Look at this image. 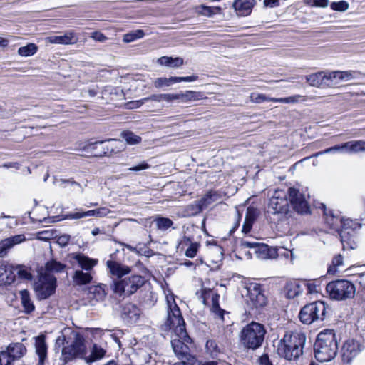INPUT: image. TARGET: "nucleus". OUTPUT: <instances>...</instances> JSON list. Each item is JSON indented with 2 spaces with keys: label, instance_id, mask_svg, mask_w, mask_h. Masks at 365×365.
<instances>
[{
  "label": "nucleus",
  "instance_id": "f257e3e1",
  "mask_svg": "<svg viewBox=\"0 0 365 365\" xmlns=\"http://www.w3.org/2000/svg\"><path fill=\"white\" fill-rule=\"evenodd\" d=\"M306 335L302 332L286 333L277 345V354L288 361H295L303 354Z\"/></svg>",
  "mask_w": 365,
  "mask_h": 365
},
{
  "label": "nucleus",
  "instance_id": "f03ea898",
  "mask_svg": "<svg viewBox=\"0 0 365 365\" xmlns=\"http://www.w3.org/2000/svg\"><path fill=\"white\" fill-rule=\"evenodd\" d=\"M338 344L333 329L320 331L314 344V356L320 362L330 361L336 356Z\"/></svg>",
  "mask_w": 365,
  "mask_h": 365
},
{
  "label": "nucleus",
  "instance_id": "7ed1b4c3",
  "mask_svg": "<svg viewBox=\"0 0 365 365\" xmlns=\"http://www.w3.org/2000/svg\"><path fill=\"white\" fill-rule=\"evenodd\" d=\"M266 333L263 324L252 322L240 331V343L245 349L256 350L262 345Z\"/></svg>",
  "mask_w": 365,
  "mask_h": 365
},
{
  "label": "nucleus",
  "instance_id": "20e7f679",
  "mask_svg": "<svg viewBox=\"0 0 365 365\" xmlns=\"http://www.w3.org/2000/svg\"><path fill=\"white\" fill-rule=\"evenodd\" d=\"M65 345L61 351V360L64 363L76 358L84 359L86 354V347L83 336L79 333L73 331L66 338L63 336Z\"/></svg>",
  "mask_w": 365,
  "mask_h": 365
},
{
  "label": "nucleus",
  "instance_id": "39448f33",
  "mask_svg": "<svg viewBox=\"0 0 365 365\" xmlns=\"http://www.w3.org/2000/svg\"><path fill=\"white\" fill-rule=\"evenodd\" d=\"M168 318L165 326L170 329H173L177 336H180L188 341L190 339L185 329V323L181 312L175 302L168 301Z\"/></svg>",
  "mask_w": 365,
  "mask_h": 365
},
{
  "label": "nucleus",
  "instance_id": "423d86ee",
  "mask_svg": "<svg viewBox=\"0 0 365 365\" xmlns=\"http://www.w3.org/2000/svg\"><path fill=\"white\" fill-rule=\"evenodd\" d=\"M327 315V307L322 301H316L304 306L299 314L300 321L304 324L322 322Z\"/></svg>",
  "mask_w": 365,
  "mask_h": 365
},
{
  "label": "nucleus",
  "instance_id": "0eeeda50",
  "mask_svg": "<svg viewBox=\"0 0 365 365\" xmlns=\"http://www.w3.org/2000/svg\"><path fill=\"white\" fill-rule=\"evenodd\" d=\"M123 143L120 140L108 139L86 143L82 148L83 151L93 154L95 156H104L108 153H118L121 150Z\"/></svg>",
  "mask_w": 365,
  "mask_h": 365
},
{
  "label": "nucleus",
  "instance_id": "6e6552de",
  "mask_svg": "<svg viewBox=\"0 0 365 365\" xmlns=\"http://www.w3.org/2000/svg\"><path fill=\"white\" fill-rule=\"evenodd\" d=\"M145 282L140 275H133L123 279L113 282L110 287L113 292L119 296L128 297L135 293Z\"/></svg>",
  "mask_w": 365,
  "mask_h": 365
},
{
  "label": "nucleus",
  "instance_id": "1a4fd4ad",
  "mask_svg": "<svg viewBox=\"0 0 365 365\" xmlns=\"http://www.w3.org/2000/svg\"><path fill=\"white\" fill-rule=\"evenodd\" d=\"M326 291L331 299L346 300L355 295L356 288L354 284L345 279H339L329 282Z\"/></svg>",
  "mask_w": 365,
  "mask_h": 365
},
{
  "label": "nucleus",
  "instance_id": "9d476101",
  "mask_svg": "<svg viewBox=\"0 0 365 365\" xmlns=\"http://www.w3.org/2000/svg\"><path fill=\"white\" fill-rule=\"evenodd\" d=\"M289 200L287 192L282 190H277L269 199L267 205V213L274 215H283L288 212Z\"/></svg>",
  "mask_w": 365,
  "mask_h": 365
},
{
  "label": "nucleus",
  "instance_id": "9b49d317",
  "mask_svg": "<svg viewBox=\"0 0 365 365\" xmlns=\"http://www.w3.org/2000/svg\"><path fill=\"white\" fill-rule=\"evenodd\" d=\"M56 278L52 274H41L35 284V290L41 299L51 296L56 290Z\"/></svg>",
  "mask_w": 365,
  "mask_h": 365
},
{
  "label": "nucleus",
  "instance_id": "f8f14e48",
  "mask_svg": "<svg viewBox=\"0 0 365 365\" xmlns=\"http://www.w3.org/2000/svg\"><path fill=\"white\" fill-rule=\"evenodd\" d=\"M247 304L250 309H259L264 307L267 299L259 284H252L247 287Z\"/></svg>",
  "mask_w": 365,
  "mask_h": 365
},
{
  "label": "nucleus",
  "instance_id": "ddd939ff",
  "mask_svg": "<svg viewBox=\"0 0 365 365\" xmlns=\"http://www.w3.org/2000/svg\"><path fill=\"white\" fill-rule=\"evenodd\" d=\"M289 195V201L293 209L299 214H309L310 207L305 199L304 194L294 187H289L287 192Z\"/></svg>",
  "mask_w": 365,
  "mask_h": 365
},
{
  "label": "nucleus",
  "instance_id": "4468645a",
  "mask_svg": "<svg viewBox=\"0 0 365 365\" xmlns=\"http://www.w3.org/2000/svg\"><path fill=\"white\" fill-rule=\"evenodd\" d=\"M361 351V346L358 341L354 339L346 340L341 348V354L344 363H350Z\"/></svg>",
  "mask_w": 365,
  "mask_h": 365
},
{
  "label": "nucleus",
  "instance_id": "2eb2a0df",
  "mask_svg": "<svg viewBox=\"0 0 365 365\" xmlns=\"http://www.w3.org/2000/svg\"><path fill=\"white\" fill-rule=\"evenodd\" d=\"M305 78L307 82L314 87H332L334 86V83H331L329 73L320 71L306 76Z\"/></svg>",
  "mask_w": 365,
  "mask_h": 365
},
{
  "label": "nucleus",
  "instance_id": "dca6fc26",
  "mask_svg": "<svg viewBox=\"0 0 365 365\" xmlns=\"http://www.w3.org/2000/svg\"><path fill=\"white\" fill-rule=\"evenodd\" d=\"M301 97V96L297 95L287 98H269L263 93H251L250 98L252 102L255 103H261L266 101L279 102L283 103H296L298 101V98Z\"/></svg>",
  "mask_w": 365,
  "mask_h": 365
},
{
  "label": "nucleus",
  "instance_id": "f3484780",
  "mask_svg": "<svg viewBox=\"0 0 365 365\" xmlns=\"http://www.w3.org/2000/svg\"><path fill=\"white\" fill-rule=\"evenodd\" d=\"M105 287L104 284L90 287L86 298L87 304L94 306L97 302L103 301L106 295Z\"/></svg>",
  "mask_w": 365,
  "mask_h": 365
},
{
  "label": "nucleus",
  "instance_id": "a211bd4d",
  "mask_svg": "<svg viewBox=\"0 0 365 365\" xmlns=\"http://www.w3.org/2000/svg\"><path fill=\"white\" fill-rule=\"evenodd\" d=\"M140 314V309L136 305L129 303L123 307L121 317L126 324H133L137 322Z\"/></svg>",
  "mask_w": 365,
  "mask_h": 365
},
{
  "label": "nucleus",
  "instance_id": "6ab92c4d",
  "mask_svg": "<svg viewBox=\"0 0 365 365\" xmlns=\"http://www.w3.org/2000/svg\"><path fill=\"white\" fill-rule=\"evenodd\" d=\"M25 240L24 235H16L0 241V257H5L10 249Z\"/></svg>",
  "mask_w": 365,
  "mask_h": 365
},
{
  "label": "nucleus",
  "instance_id": "aec40b11",
  "mask_svg": "<svg viewBox=\"0 0 365 365\" xmlns=\"http://www.w3.org/2000/svg\"><path fill=\"white\" fill-rule=\"evenodd\" d=\"M255 4V0H235L232 7L237 16H247L251 14Z\"/></svg>",
  "mask_w": 365,
  "mask_h": 365
},
{
  "label": "nucleus",
  "instance_id": "412c9836",
  "mask_svg": "<svg viewBox=\"0 0 365 365\" xmlns=\"http://www.w3.org/2000/svg\"><path fill=\"white\" fill-rule=\"evenodd\" d=\"M35 349L38 356V365H44L47 358L48 346L46 344V337L43 335H39L35 338Z\"/></svg>",
  "mask_w": 365,
  "mask_h": 365
},
{
  "label": "nucleus",
  "instance_id": "4be33fe9",
  "mask_svg": "<svg viewBox=\"0 0 365 365\" xmlns=\"http://www.w3.org/2000/svg\"><path fill=\"white\" fill-rule=\"evenodd\" d=\"M14 282V266L9 264L0 265V284L10 285Z\"/></svg>",
  "mask_w": 365,
  "mask_h": 365
},
{
  "label": "nucleus",
  "instance_id": "5701e85b",
  "mask_svg": "<svg viewBox=\"0 0 365 365\" xmlns=\"http://www.w3.org/2000/svg\"><path fill=\"white\" fill-rule=\"evenodd\" d=\"M178 339H173L171 341L172 347L175 354L178 356V358H181L182 356H191L190 353V348L185 343H188V341H185L184 339L178 336Z\"/></svg>",
  "mask_w": 365,
  "mask_h": 365
},
{
  "label": "nucleus",
  "instance_id": "b1692460",
  "mask_svg": "<svg viewBox=\"0 0 365 365\" xmlns=\"http://www.w3.org/2000/svg\"><path fill=\"white\" fill-rule=\"evenodd\" d=\"M6 351H8L11 359L14 362L16 360H19L26 354V348L20 342L11 343L6 347Z\"/></svg>",
  "mask_w": 365,
  "mask_h": 365
},
{
  "label": "nucleus",
  "instance_id": "393cba45",
  "mask_svg": "<svg viewBox=\"0 0 365 365\" xmlns=\"http://www.w3.org/2000/svg\"><path fill=\"white\" fill-rule=\"evenodd\" d=\"M106 265L113 275H115L118 278H121L125 274L130 272V269L128 266H124L115 261L108 260Z\"/></svg>",
  "mask_w": 365,
  "mask_h": 365
},
{
  "label": "nucleus",
  "instance_id": "a878e982",
  "mask_svg": "<svg viewBox=\"0 0 365 365\" xmlns=\"http://www.w3.org/2000/svg\"><path fill=\"white\" fill-rule=\"evenodd\" d=\"M48 41L51 43L69 45L76 43L78 38L73 32H67L63 36H50Z\"/></svg>",
  "mask_w": 365,
  "mask_h": 365
},
{
  "label": "nucleus",
  "instance_id": "bb28decb",
  "mask_svg": "<svg viewBox=\"0 0 365 365\" xmlns=\"http://www.w3.org/2000/svg\"><path fill=\"white\" fill-rule=\"evenodd\" d=\"M73 258L78 262L81 268L86 271L91 270L98 263L97 259H91L82 254H77Z\"/></svg>",
  "mask_w": 365,
  "mask_h": 365
},
{
  "label": "nucleus",
  "instance_id": "cd10ccee",
  "mask_svg": "<svg viewBox=\"0 0 365 365\" xmlns=\"http://www.w3.org/2000/svg\"><path fill=\"white\" fill-rule=\"evenodd\" d=\"M359 74L357 71H332L329 73V78L331 83L336 85L337 82H334V80L339 79L340 81H349L356 78V75Z\"/></svg>",
  "mask_w": 365,
  "mask_h": 365
},
{
  "label": "nucleus",
  "instance_id": "c85d7f7f",
  "mask_svg": "<svg viewBox=\"0 0 365 365\" xmlns=\"http://www.w3.org/2000/svg\"><path fill=\"white\" fill-rule=\"evenodd\" d=\"M21 302L24 307V312L26 314L33 312L35 309V307L30 298V294L28 290L23 289L20 291Z\"/></svg>",
  "mask_w": 365,
  "mask_h": 365
},
{
  "label": "nucleus",
  "instance_id": "c756f323",
  "mask_svg": "<svg viewBox=\"0 0 365 365\" xmlns=\"http://www.w3.org/2000/svg\"><path fill=\"white\" fill-rule=\"evenodd\" d=\"M287 297L289 299H294L300 295L304 292L302 282H294L287 284Z\"/></svg>",
  "mask_w": 365,
  "mask_h": 365
},
{
  "label": "nucleus",
  "instance_id": "7c9ffc66",
  "mask_svg": "<svg viewBox=\"0 0 365 365\" xmlns=\"http://www.w3.org/2000/svg\"><path fill=\"white\" fill-rule=\"evenodd\" d=\"M203 98V93L193 91H187L179 93V101L181 103H187L198 101Z\"/></svg>",
  "mask_w": 365,
  "mask_h": 365
},
{
  "label": "nucleus",
  "instance_id": "2f4dec72",
  "mask_svg": "<svg viewBox=\"0 0 365 365\" xmlns=\"http://www.w3.org/2000/svg\"><path fill=\"white\" fill-rule=\"evenodd\" d=\"M204 207L200 200L187 205L183 209V217H192L198 215L203 210Z\"/></svg>",
  "mask_w": 365,
  "mask_h": 365
},
{
  "label": "nucleus",
  "instance_id": "473e14b6",
  "mask_svg": "<svg viewBox=\"0 0 365 365\" xmlns=\"http://www.w3.org/2000/svg\"><path fill=\"white\" fill-rule=\"evenodd\" d=\"M66 265L55 260L52 259L46 262L45 265V272L43 274H52L53 273L63 272L65 270Z\"/></svg>",
  "mask_w": 365,
  "mask_h": 365
},
{
  "label": "nucleus",
  "instance_id": "72a5a7b5",
  "mask_svg": "<svg viewBox=\"0 0 365 365\" xmlns=\"http://www.w3.org/2000/svg\"><path fill=\"white\" fill-rule=\"evenodd\" d=\"M220 295L217 293L212 294L211 312L224 322V314L227 312L221 309L219 304Z\"/></svg>",
  "mask_w": 365,
  "mask_h": 365
},
{
  "label": "nucleus",
  "instance_id": "f704fd0d",
  "mask_svg": "<svg viewBox=\"0 0 365 365\" xmlns=\"http://www.w3.org/2000/svg\"><path fill=\"white\" fill-rule=\"evenodd\" d=\"M73 279L77 285H83L91 282L92 276L90 273L83 272V270H76L74 272Z\"/></svg>",
  "mask_w": 365,
  "mask_h": 365
},
{
  "label": "nucleus",
  "instance_id": "c9c22d12",
  "mask_svg": "<svg viewBox=\"0 0 365 365\" xmlns=\"http://www.w3.org/2000/svg\"><path fill=\"white\" fill-rule=\"evenodd\" d=\"M195 11L199 15L211 17L220 11V8L217 6H207L199 5L195 7Z\"/></svg>",
  "mask_w": 365,
  "mask_h": 365
},
{
  "label": "nucleus",
  "instance_id": "e433bc0d",
  "mask_svg": "<svg viewBox=\"0 0 365 365\" xmlns=\"http://www.w3.org/2000/svg\"><path fill=\"white\" fill-rule=\"evenodd\" d=\"M105 354L106 351L103 348L98 346L96 344H94L93 346L91 354L88 357L85 356L84 359L87 363H91L101 359L104 356Z\"/></svg>",
  "mask_w": 365,
  "mask_h": 365
},
{
  "label": "nucleus",
  "instance_id": "4c0bfd02",
  "mask_svg": "<svg viewBox=\"0 0 365 365\" xmlns=\"http://www.w3.org/2000/svg\"><path fill=\"white\" fill-rule=\"evenodd\" d=\"M344 148L352 153L364 152L365 151V141L356 140L349 141L344 143Z\"/></svg>",
  "mask_w": 365,
  "mask_h": 365
},
{
  "label": "nucleus",
  "instance_id": "58836bf2",
  "mask_svg": "<svg viewBox=\"0 0 365 365\" xmlns=\"http://www.w3.org/2000/svg\"><path fill=\"white\" fill-rule=\"evenodd\" d=\"M220 199V195L216 191L207 192L200 200L204 209Z\"/></svg>",
  "mask_w": 365,
  "mask_h": 365
},
{
  "label": "nucleus",
  "instance_id": "ea45409f",
  "mask_svg": "<svg viewBox=\"0 0 365 365\" xmlns=\"http://www.w3.org/2000/svg\"><path fill=\"white\" fill-rule=\"evenodd\" d=\"M174 83H177L176 76L165 78L160 77L157 78L153 81V86L156 88H162L165 87H169Z\"/></svg>",
  "mask_w": 365,
  "mask_h": 365
},
{
  "label": "nucleus",
  "instance_id": "a19ab883",
  "mask_svg": "<svg viewBox=\"0 0 365 365\" xmlns=\"http://www.w3.org/2000/svg\"><path fill=\"white\" fill-rule=\"evenodd\" d=\"M343 256L340 254L336 255L331 262V264L328 267L327 273L329 274H334L339 272L341 267L344 265Z\"/></svg>",
  "mask_w": 365,
  "mask_h": 365
},
{
  "label": "nucleus",
  "instance_id": "79ce46f5",
  "mask_svg": "<svg viewBox=\"0 0 365 365\" xmlns=\"http://www.w3.org/2000/svg\"><path fill=\"white\" fill-rule=\"evenodd\" d=\"M120 136L126 141L128 145H137L139 144L142 138L141 137L134 134L133 132L129 130H124L120 133Z\"/></svg>",
  "mask_w": 365,
  "mask_h": 365
},
{
  "label": "nucleus",
  "instance_id": "37998d69",
  "mask_svg": "<svg viewBox=\"0 0 365 365\" xmlns=\"http://www.w3.org/2000/svg\"><path fill=\"white\" fill-rule=\"evenodd\" d=\"M38 51V46L35 43H28L18 49V54L28 57L34 55Z\"/></svg>",
  "mask_w": 365,
  "mask_h": 365
},
{
  "label": "nucleus",
  "instance_id": "c03bdc74",
  "mask_svg": "<svg viewBox=\"0 0 365 365\" xmlns=\"http://www.w3.org/2000/svg\"><path fill=\"white\" fill-rule=\"evenodd\" d=\"M144 35L145 32L142 29H137L124 34L123 40L125 43H130L137 39L142 38Z\"/></svg>",
  "mask_w": 365,
  "mask_h": 365
},
{
  "label": "nucleus",
  "instance_id": "a18cd8bd",
  "mask_svg": "<svg viewBox=\"0 0 365 365\" xmlns=\"http://www.w3.org/2000/svg\"><path fill=\"white\" fill-rule=\"evenodd\" d=\"M15 279L18 277L21 280H30L32 278L31 273L22 266H14Z\"/></svg>",
  "mask_w": 365,
  "mask_h": 365
},
{
  "label": "nucleus",
  "instance_id": "49530a36",
  "mask_svg": "<svg viewBox=\"0 0 365 365\" xmlns=\"http://www.w3.org/2000/svg\"><path fill=\"white\" fill-rule=\"evenodd\" d=\"M156 227L160 230H167L173 225V222L168 217H159L155 220Z\"/></svg>",
  "mask_w": 365,
  "mask_h": 365
},
{
  "label": "nucleus",
  "instance_id": "de8ad7c7",
  "mask_svg": "<svg viewBox=\"0 0 365 365\" xmlns=\"http://www.w3.org/2000/svg\"><path fill=\"white\" fill-rule=\"evenodd\" d=\"M255 253L259 259H267L269 256V247L265 244L259 243L257 247Z\"/></svg>",
  "mask_w": 365,
  "mask_h": 365
},
{
  "label": "nucleus",
  "instance_id": "09e8293b",
  "mask_svg": "<svg viewBox=\"0 0 365 365\" xmlns=\"http://www.w3.org/2000/svg\"><path fill=\"white\" fill-rule=\"evenodd\" d=\"M254 221H255V216L251 215L250 213V210H248L247 215L245 216V218L244 224L242 225V232H244L245 234L248 233L252 227Z\"/></svg>",
  "mask_w": 365,
  "mask_h": 365
},
{
  "label": "nucleus",
  "instance_id": "8fccbe9b",
  "mask_svg": "<svg viewBox=\"0 0 365 365\" xmlns=\"http://www.w3.org/2000/svg\"><path fill=\"white\" fill-rule=\"evenodd\" d=\"M205 347L207 352H209L212 358L217 357V354L220 353V349L215 340H208L206 343Z\"/></svg>",
  "mask_w": 365,
  "mask_h": 365
},
{
  "label": "nucleus",
  "instance_id": "3c124183",
  "mask_svg": "<svg viewBox=\"0 0 365 365\" xmlns=\"http://www.w3.org/2000/svg\"><path fill=\"white\" fill-rule=\"evenodd\" d=\"M179 359L180 361L178 362H175L173 365H200V362L192 355L182 356L181 358H179Z\"/></svg>",
  "mask_w": 365,
  "mask_h": 365
},
{
  "label": "nucleus",
  "instance_id": "603ef678",
  "mask_svg": "<svg viewBox=\"0 0 365 365\" xmlns=\"http://www.w3.org/2000/svg\"><path fill=\"white\" fill-rule=\"evenodd\" d=\"M332 10L337 11H345L349 9V4L346 1H334L330 4Z\"/></svg>",
  "mask_w": 365,
  "mask_h": 365
},
{
  "label": "nucleus",
  "instance_id": "864d4df0",
  "mask_svg": "<svg viewBox=\"0 0 365 365\" xmlns=\"http://www.w3.org/2000/svg\"><path fill=\"white\" fill-rule=\"evenodd\" d=\"M13 361L6 350L0 351V365H13Z\"/></svg>",
  "mask_w": 365,
  "mask_h": 365
},
{
  "label": "nucleus",
  "instance_id": "5fc2aeb1",
  "mask_svg": "<svg viewBox=\"0 0 365 365\" xmlns=\"http://www.w3.org/2000/svg\"><path fill=\"white\" fill-rule=\"evenodd\" d=\"M199 245L197 243H191L190 246L186 250L185 255L187 257H194L197 252Z\"/></svg>",
  "mask_w": 365,
  "mask_h": 365
},
{
  "label": "nucleus",
  "instance_id": "6e6d98bb",
  "mask_svg": "<svg viewBox=\"0 0 365 365\" xmlns=\"http://www.w3.org/2000/svg\"><path fill=\"white\" fill-rule=\"evenodd\" d=\"M304 290L306 289L309 294L318 292L317 286L314 282L302 281Z\"/></svg>",
  "mask_w": 365,
  "mask_h": 365
},
{
  "label": "nucleus",
  "instance_id": "4d7b16f0",
  "mask_svg": "<svg viewBox=\"0 0 365 365\" xmlns=\"http://www.w3.org/2000/svg\"><path fill=\"white\" fill-rule=\"evenodd\" d=\"M327 222L333 229H338L339 223H341V220L339 218L334 217L332 215L330 217H327Z\"/></svg>",
  "mask_w": 365,
  "mask_h": 365
},
{
  "label": "nucleus",
  "instance_id": "13d9d810",
  "mask_svg": "<svg viewBox=\"0 0 365 365\" xmlns=\"http://www.w3.org/2000/svg\"><path fill=\"white\" fill-rule=\"evenodd\" d=\"M344 149H345V148L344 147V143H343L342 145H337L327 148L323 151L318 152L314 155V156H318L322 154L329 153L334 152V151H339V150H342Z\"/></svg>",
  "mask_w": 365,
  "mask_h": 365
},
{
  "label": "nucleus",
  "instance_id": "bf43d9fd",
  "mask_svg": "<svg viewBox=\"0 0 365 365\" xmlns=\"http://www.w3.org/2000/svg\"><path fill=\"white\" fill-rule=\"evenodd\" d=\"M344 149H345V148L344 147V143H343L342 145H337L327 148L323 151L318 152L314 155V156H318L322 154L329 153L334 152V151H339V150H342Z\"/></svg>",
  "mask_w": 365,
  "mask_h": 365
},
{
  "label": "nucleus",
  "instance_id": "052dcab7",
  "mask_svg": "<svg viewBox=\"0 0 365 365\" xmlns=\"http://www.w3.org/2000/svg\"><path fill=\"white\" fill-rule=\"evenodd\" d=\"M150 168V165L145 161H143L137 165L129 168L128 170L133 171V172H138V171L148 169Z\"/></svg>",
  "mask_w": 365,
  "mask_h": 365
},
{
  "label": "nucleus",
  "instance_id": "680f3d73",
  "mask_svg": "<svg viewBox=\"0 0 365 365\" xmlns=\"http://www.w3.org/2000/svg\"><path fill=\"white\" fill-rule=\"evenodd\" d=\"M91 38L99 42H104L108 39V38L103 34L99 31L93 32L91 34Z\"/></svg>",
  "mask_w": 365,
  "mask_h": 365
},
{
  "label": "nucleus",
  "instance_id": "e2e57ef3",
  "mask_svg": "<svg viewBox=\"0 0 365 365\" xmlns=\"http://www.w3.org/2000/svg\"><path fill=\"white\" fill-rule=\"evenodd\" d=\"M160 98H163V101L166 102H171L174 100L179 101V93H165Z\"/></svg>",
  "mask_w": 365,
  "mask_h": 365
},
{
  "label": "nucleus",
  "instance_id": "0e129e2a",
  "mask_svg": "<svg viewBox=\"0 0 365 365\" xmlns=\"http://www.w3.org/2000/svg\"><path fill=\"white\" fill-rule=\"evenodd\" d=\"M171 61H173V57L162 56L158 59L157 62L161 66L170 67Z\"/></svg>",
  "mask_w": 365,
  "mask_h": 365
},
{
  "label": "nucleus",
  "instance_id": "69168bd1",
  "mask_svg": "<svg viewBox=\"0 0 365 365\" xmlns=\"http://www.w3.org/2000/svg\"><path fill=\"white\" fill-rule=\"evenodd\" d=\"M259 243L256 242H248L246 240H242L240 244V247L242 248H252L255 251Z\"/></svg>",
  "mask_w": 365,
  "mask_h": 365
},
{
  "label": "nucleus",
  "instance_id": "338daca9",
  "mask_svg": "<svg viewBox=\"0 0 365 365\" xmlns=\"http://www.w3.org/2000/svg\"><path fill=\"white\" fill-rule=\"evenodd\" d=\"M184 61L180 57L173 58L171 61L170 68H175L183 65Z\"/></svg>",
  "mask_w": 365,
  "mask_h": 365
},
{
  "label": "nucleus",
  "instance_id": "774afa93",
  "mask_svg": "<svg viewBox=\"0 0 365 365\" xmlns=\"http://www.w3.org/2000/svg\"><path fill=\"white\" fill-rule=\"evenodd\" d=\"M259 363L260 365H273L267 354L262 355L259 358Z\"/></svg>",
  "mask_w": 365,
  "mask_h": 365
}]
</instances>
